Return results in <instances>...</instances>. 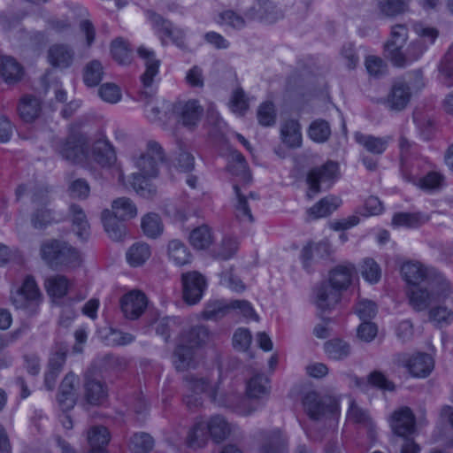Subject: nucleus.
I'll return each mask as SVG.
<instances>
[{
  "mask_svg": "<svg viewBox=\"0 0 453 453\" xmlns=\"http://www.w3.org/2000/svg\"><path fill=\"white\" fill-rule=\"evenodd\" d=\"M164 160V150L156 141H149L143 150L131 156L136 172L130 175L128 182L137 195L147 199L157 196V187L154 180L159 175V165Z\"/></svg>",
  "mask_w": 453,
  "mask_h": 453,
  "instance_id": "nucleus-1",
  "label": "nucleus"
},
{
  "mask_svg": "<svg viewBox=\"0 0 453 453\" xmlns=\"http://www.w3.org/2000/svg\"><path fill=\"white\" fill-rule=\"evenodd\" d=\"M56 150L65 160L74 164H85L93 159L101 166L107 167L116 161V154L107 141H96L89 151L88 140L82 134H70Z\"/></svg>",
  "mask_w": 453,
  "mask_h": 453,
  "instance_id": "nucleus-2",
  "label": "nucleus"
},
{
  "mask_svg": "<svg viewBox=\"0 0 453 453\" xmlns=\"http://www.w3.org/2000/svg\"><path fill=\"white\" fill-rule=\"evenodd\" d=\"M355 266L350 263L335 266L329 273L328 281L321 283L315 290L316 305L322 311L333 308L341 299V293L351 283Z\"/></svg>",
  "mask_w": 453,
  "mask_h": 453,
  "instance_id": "nucleus-3",
  "label": "nucleus"
},
{
  "mask_svg": "<svg viewBox=\"0 0 453 453\" xmlns=\"http://www.w3.org/2000/svg\"><path fill=\"white\" fill-rule=\"evenodd\" d=\"M411 305L416 311H424L436 301L449 299L453 304V288L442 275L436 276L426 287H414L408 292Z\"/></svg>",
  "mask_w": 453,
  "mask_h": 453,
  "instance_id": "nucleus-4",
  "label": "nucleus"
},
{
  "mask_svg": "<svg viewBox=\"0 0 453 453\" xmlns=\"http://www.w3.org/2000/svg\"><path fill=\"white\" fill-rule=\"evenodd\" d=\"M42 259L51 268H74L81 264L80 252L66 242L51 239L43 242L40 248Z\"/></svg>",
  "mask_w": 453,
  "mask_h": 453,
  "instance_id": "nucleus-5",
  "label": "nucleus"
},
{
  "mask_svg": "<svg viewBox=\"0 0 453 453\" xmlns=\"http://www.w3.org/2000/svg\"><path fill=\"white\" fill-rule=\"evenodd\" d=\"M186 392L183 402L189 410H196L203 404V395H207L212 402L219 404L225 403L218 399V388L210 384L207 379L196 375H186L184 377Z\"/></svg>",
  "mask_w": 453,
  "mask_h": 453,
  "instance_id": "nucleus-6",
  "label": "nucleus"
},
{
  "mask_svg": "<svg viewBox=\"0 0 453 453\" xmlns=\"http://www.w3.org/2000/svg\"><path fill=\"white\" fill-rule=\"evenodd\" d=\"M338 165L333 161H328L321 166L312 168L307 175L309 187L307 196L311 199L322 189L329 188L338 178Z\"/></svg>",
  "mask_w": 453,
  "mask_h": 453,
  "instance_id": "nucleus-7",
  "label": "nucleus"
},
{
  "mask_svg": "<svg viewBox=\"0 0 453 453\" xmlns=\"http://www.w3.org/2000/svg\"><path fill=\"white\" fill-rule=\"evenodd\" d=\"M394 362L406 367L413 377L425 378L434 368V360L428 354L418 353L412 357L407 354H397Z\"/></svg>",
  "mask_w": 453,
  "mask_h": 453,
  "instance_id": "nucleus-8",
  "label": "nucleus"
},
{
  "mask_svg": "<svg viewBox=\"0 0 453 453\" xmlns=\"http://www.w3.org/2000/svg\"><path fill=\"white\" fill-rule=\"evenodd\" d=\"M41 299L39 288L31 277L26 278L21 288L12 294V301L17 309L34 312Z\"/></svg>",
  "mask_w": 453,
  "mask_h": 453,
  "instance_id": "nucleus-9",
  "label": "nucleus"
},
{
  "mask_svg": "<svg viewBox=\"0 0 453 453\" xmlns=\"http://www.w3.org/2000/svg\"><path fill=\"white\" fill-rule=\"evenodd\" d=\"M411 97L412 90L409 82L402 78L397 79L392 83L384 104L390 111H401L407 107Z\"/></svg>",
  "mask_w": 453,
  "mask_h": 453,
  "instance_id": "nucleus-10",
  "label": "nucleus"
},
{
  "mask_svg": "<svg viewBox=\"0 0 453 453\" xmlns=\"http://www.w3.org/2000/svg\"><path fill=\"white\" fill-rule=\"evenodd\" d=\"M67 353L68 346L65 343H58L52 349L44 374V383L49 390L55 388L57 379L65 364Z\"/></svg>",
  "mask_w": 453,
  "mask_h": 453,
  "instance_id": "nucleus-11",
  "label": "nucleus"
},
{
  "mask_svg": "<svg viewBox=\"0 0 453 453\" xmlns=\"http://www.w3.org/2000/svg\"><path fill=\"white\" fill-rule=\"evenodd\" d=\"M248 21L271 24L283 17L281 10L270 0H257L245 13Z\"/></svg>",
  "mask_w": 453,
  "mask_h": 453,
  "instance_id": "nucleus-12",
  "label": "nucleus"
},
{
  "mask_svg": "<svg viewBox=\"0 0 453 453\" xmlns=\"http://www.w3.org/2000/svg\"><path fill=\"white\" fill-rule=\"evenodd\" d=\"M173 111L179 122L189 129L197 125L203 112V107L195 99L177 102Z\"/></svg>",
  "mask_w": 453,
  "mask_h": 453,
  "instance_id": "nucleus-13",
  "label": "nucleus"
},
{
  "mask_svg": "<svg viewBox=\"0 0 453 453\" xmlns=\"http://www.w3.org/2000/svg\"><path fill=\"white\" fill-rule=\"evenodd\" d=\"M183 286V298L189 304L198 303L206 288L205 278L198 272L193 271L183 273L181 276Z\"/></svg>",
  "mask_w": 453,
  "mask_h": 453,
  "instance_id": "nucleus-14",
  "label": "nucleus"
},
{
  "mask_svg": "<svg viewBox=\"0 0 453 453\" xmlns=\"http://www.w3.org/2000/svg\"><path fill=\"white\" fill-rule=\"evenodd\" d=\"M401 273L404 280L414 287L420 284L421 282L427 283L433 281L432 277L434 279L439 274H436L432 268L425 266L418 261H408L403 264L401 267Z\"/></svg>",
  "mask_w": 453,
  "mask_h": 453,
  "instance_id": "nucleus-15",
  "label": "nucleus"
},
{
  "mask_svg": "<svg viewBox=\"0 0 453 453\" xmlns=\"http://www.w3.org/2000/svg\"><path fill=\"white\" fill-rule=\"evenodd\" d=\"M408 39V28L405 25H395L391 28L390 38L385 44V52L393 65H403V62L399 57L401 49Z\"/></svg>",
  "mask_w": 453,
  "mask_h": 453,
  "instance_id": "nucleus-16",
  "label": "nucleus"
},
{
  "mask_svg": "<svg viewBox=\"0 0 453 453\" xmlns=\"http://www.w3.org/2000/svg\"><path fill=\"white\" fill-rule=\"evenodd\" d=\"M147 297L140 290H132L124 295L120 300V308L127 319H136L147 307Z\"/></svg>",
  "mask_w": 453,
  "mask_h": 453,
  "instance_id": "nucleus-17",
  "label": "nucleus"
},
{
  "mask_svg": "<svg viewBox=\"0 0 453 453\" xmlns=\"http://www.w3.org/2000/svg\"><path fill=\"white\" fill-rule=\"evenodd\" d=\"M80 386V379L73 372H68L59 387L58 403L63 410L72 409L77 400V390Z\"/></svg>",
  "mask_w": 453,
  "mask_h": 453,
  "instance_id": "nucleus-18",
  "label": "nucleus"
},
{
  "mask_svg": "<svg viewBox=\"0 0 453 453\" xmlns=\"http://www.w3.org/2000/svg\"><path fill=\"white\" fill-rule=\"evenodd\" d=\"M75 58L74 50L68 44L54 43L47 51L49 64L54 68H69Z\"/></svg>",
  "mask_w": 453,
  "mask_h": 453,
  "instance_id": "nucleus-19",
  "label": "nucleus"
},
{
  "mask_svg": "<svg viewBox=\"0 0 453 453\" xmlns=\"http://www.w3.org/2000/svg\"><path fill=\"white\" fill-rule=\"evenodd\" d=\"M137 54L142 60L145 71L141 76V81L145 88L151 87L155 78L157 76L160 66V60L156 57L154 50L141 46L137 50Z\"/></svg>",
  "mask_w": 453,
  "mask_h": 453,
  "instance_id": "nucleus-20",
  "label": "nucleus"
},
{
  "mask_svg": "<svg viewBox=\"0 0 453 453\" xmlns=\"http://www.w3.org/2000/svg\"><path fill=\"white\" fill-rule=\"evenodd\" d=\"M393 432L403 437L411 434L415 428V418L408 407H402L393 412L389 419Z\"/></svg>",
  "mask_w": 453,
  "mask_h": 453,
  "instance_id": "nucleus-21",
  "label": "nucleus"
},
{
  "mask_svg": "<svg viewBox=\"0 0 453 453\" xmlns=\"http://www.w3.org/2000/svg\"><path fill=\"white\" fill-rule=\"evenodd\" d=\"M210 341V332L205 326L196 325L183 329L177 342L197 350Z\"/></svg>",
  "mask_w": 453,
  "mask_h": 453,
  "instance_id": "nucleus-22",
  "label": "nucleus"
},
{
  "mask_svg": "<svg viewBox=\"0 0 453 453\" xmlns=\"http://www.w3.org/2000/svg\"><path fill=\"white\" fill-rule=\"evenodd\" d=\"M347 421L358 426L372 436L375 431V423L369 411L360 406L354 399L349 400V408L346 415Z\"/></svg>",
  "mask_w": 453,
  "mask_h": 453,
  "instance_id": "nucleus-23",
  "label": "nucleus"
},
{
  "mask_svg": "<svg viewBox=\"0 0 453 453\" xmlns=\"http://www.w3.org/2000/svg\"><path fill=\"white\" fill-rule=\"evenodd\" d=\"M198 363L197 350L177 342L173 354V364L177 371L195 369Z\"/></svg>",
  "mask_w": 453,
  "mask_h": 453,
  "instance_id": "nucleus-24",
  "label": "nucleus"
},
{
  "mask_svg": "<svg viewBox=\"0 0 453 453\" xmlns=\"http://www.w3.org/2000/svg\"><path fill=\"white\" fill-rule=\"evenodd\" d=\"M356 142L366 151L373 155L383 154L393 141L392 136L377 137L372 134H365L357 132L354 135Z\"/></svg>",
  "mask_w": 453,
  "mask_h": 453,
  "instance_id": "nucleus-25",
  "label": "nucleus"
},
{
  "mask_svg": "<svg viewBox=\"0 0 453 453\" xmlns=\"http://www.w3.org/2000/svg\"><path fill=\"white\" fill-rule=\"evenodd\" d=\"M141 99L145 102L144 112L150 122L160 121L170 108V104L159 99L153 98L148 92H142Z\"/></svg>",
  "mask_w": 453,
  "mask_h": 453,
  "instance_id": "nucleus-26",
  "label": "nucleus"
},
{
  "mask_svg": "<svg viewBox=\"0 0 453 453\" xmlns=\"http://www.w3.org/2000/svg\"><path fill=\"white\" fill-rule=\"evenodd\" d=\"M263 443L258 453H285L287 439L279 429L262 434Z\"/></svg>",
  "mask_w": 453,
  "mask_h": 453,
  "instance_id": "nucleus-27",
  "label": "nucleus"
},
{
  "mask_svg": "<svg viewBox=\"0 0 453 453\" xmlns=\"http://www.w3.org/2000/svg\"><path fill=\"white\" fill-rule=\"evenodd\" d=\"M17 110L19 118L30 123L39 117L42 110L41 102L34 96L25 95L19 99Z\"/></svg>",
  "mask_w": 453,
  "mask_h": 453,
  "instance_id": "nucleus-28",
  "label": "nucleus"
},
{
  "mask_svg": "<svg viewBox=\"0 0 453 453\" xmlns=\"http://www.w3.org/2000/svg\"><path fill=\"white\" fill-rule=\"evenodd\" d=\"M0 74L6 83L13 84L21 80L23 68L12 57L1 56Z\"/></svg>",
  "mask_w": 453,
  "mask_h": 453,
  "instance_id": "nucleus-29",
  "label": "nucleus"
},
{
  "mask_svg": "<svg viewBox=\"0 0 453 453\" xmlns=\"http://www.w3.org/2000/svg\"><path fill=\"white\" fill-rule=\"evenodd\" d=\"M282 142L290 148H297L302 144L301 127L297 120H285L280 127Z\"/></svg>",
  "mask_w": 453,
  "mask_h": 453,
  "instance_id": "nucleus-30",
  "label": "nucleus"
},
{
  "mask_svg": "<svg viewBox=\"0 0 453 453\" xmlns=\"http://www.w3.org/2000/svg\"><path fill=\"white\" fill-rule=\"evenodd\" d=\"M101 219L104 230L111 239L119 241L124 236L126 227L122 223L123 220L112 215L110 209L102 211Z\"/></svg>",
  "mask_w": 453,
  "mask_h": 453,
  "instance_id": "nucleus-31",
  "label": "nucleus"
},
{
  "mask_svg": "<svg viewBox=\"0 0 453 453\" xmlns=\"http://www.w3.org/2000/svg\"><path fill=\"white\" fill-rule=\"evenodd\" d=\"M110 211L112 215L122 220L134 219L137 215L135 203L129 197L126 196L114 199Z\"/></svg>",
  "mask_w": 453,
  "mask_h": 453,
  "instance_id": "nucleus-32",
  "label": "nucleus"
},
{
  "mask_svg": "<svg viewBox=\"0 0 453 453\" xmlns=\"http://www.w3.org/2000/svg\"><path fill=\"white\" fill-rule=\"evenodd\" d=\"M341 202L336 196H326L308 210V215L312 219L326 217L340 206Z\"/></svg>",
  "mask_w": 453,
  "mask_h": 453,
  "instance_id": "nucleus-33",
  "label": "nucleus"
},
{
  "mask_svg": "<svg viewBox=\"0 0 453 453\" xmlns=\"http://www.w3.org/2000/svg\"><path fill=\"white\" fill-rule=\"evenodd\" d=\"M70 215L73 222V229L79 238L85 240L89 235V224L87 216L80 205H70Z\"/></svg>",
  "mask_w": 453,
  "mask_h": 453,
  "instance_id": "nucleus-34",
  "label": "nucleus"
},
{
  "mask_svg": "<svg viewBox=\"0 0 453 453\" xmlns=\"http://www.w3.org/2000/svg\"><path fill=\"white\" fill-rule=\"evenodd\" d=\"M167 255L176 265L182 266L191 261V253L188 247L180 240H172L167 246Z\"/></svg>",
  "mask_w": 453,
  "mask_h": 453,
  "instance_id": "nucleus-35",
  "label": "nucleus"
},
{
  "mask_svg": "<svg viewBox=\"0 0 453 453\" xmlns=\"http://www.w3.org/2000/svg\"><path fill=\"white\" fill-rule=\"evenodd\" d=\"M232 312L231 301L211 300L203 311V317L210 320H218Z\"/></svg>",
  "mask_w": 453,
  "mask_h": 453,
  "instance_id": "nucleus-36",
  "label": "nucleus"
},
{
  "mask_svg": "<svg viewBox=\"0 0 453 453\" xmlns=\"http://www.w3.org/2000/svg\"><path fill=\"white\" fill-rule=\"evenodd\" d=\"M269 389V380L263 373L254 374L246 385V393L250 398H261L268 395Z\"/></svg>",
  "mask_w": 453,
  "mask_h": 453,
  "instance_id": "nucleus-37",
  "label": "nucleus"
},
{
  "mask_svg": "<svg viewBox=\"0 0 453 453\" xmlns=\"http://www.w3.org/2000/svg\"><path fill=\"white\" fill-rule=\"evenodd\" d=\"M189 242L196 250H205L213 242L211 227L202 225L193 229L189 234Z\"/></svg>",
  "mask_w": 453,
  "mask_h": 453,
  "instance_id": "nucleus-38",
  "label": "nucleus"
},
{
  "mask_svg": "<svg viewBox=\"0 0 453 453\" xmlns=\"http://www.w3.org/2000/svg\"><path fill=\"white\" fill-rule=\"evenodd\" d=\"M150 248L145 242H135L127 251V263L134 267L143 265L150 257Z\"/></svg>",
  "mask_w": 453,
  "mask_h": 453,
  "instance_id": "nucleus-39",
  "label": "nucleus"
},
{
  "mask_svg": "<svg viewBox=\"0 0 453 453\" xmlns=\"http://www.w3.org/2000/svg\"><path fill=\"white\" fill-rule=\"evenodd\" d=\"M429 220V217L421 212H400L394 215L392 225L409 228L418 227Z\"/></svg>",
  "mask_w": 453,
  "mask_h": 453,
  "instance_id": "nucleus-40",
  "label": "nucleus"
},
{
  "mask_svg": "<svg viewBox=\"0 0 453 453\" xmlns=\"http://www.w3.org/2000/svg\"><path fill=\"white\" fill-rule=\"evenodd\" d=\"M206 426L210 435L217 442L225 440L231 432L229 423L219 415L211 417Z\"/></svg>",
  "mask_w": 453,
  "mask_h": 453,
  "instance_id": "nucleus-41",
  "label": "nucleus"
},
{
  "mask_svg": "<svg viewBox=\"0 0 453 453\" xmlns=\"http://www.w3.org/2000/svg\"><path fill=\"white\" fill-rule=\"evenodd\" d=\"M70 287V280L64 275H54L45 281L48 294L55 298H61L65 296Z\"/></svg>",
  "mask_w": 453,
  "mask_h": 453,
  "instance_id": "nucleus-42",
  "label": "nucleus"
},
{
  "mask_svg": "<svg viewBox=\"0 0 453 453\" xmlns=\"http://www.w3.org/2000/svg\"><path fill=\"white\" fill-rule=\"evenodd\" d=\"M327 357L334 360H341L349 356L351 348L349 344L341 339H333L324 344Z\"/></svg>",
  "mask_w": 453,
  "mask_h": 453,
  "instance_id": "nucleus-43",
  "label": "nucleus"
},
{
  "mask_svg": "<svg viewBox=\"0 0 453 453\" xmlns=\"http://www.w3.org/2000/svg\"><path fill=\"white\" fill-rule=\"evenodd\" d=\"M208 434L206 421H197L188 434L187 443L188 447L193 449L203 447L207 442Z\"/></svg>",
  "mask_w": 453,
  "mask_h": 453,
  "instance_id": "nucleus-44",
  "label": "nucleus"
},
{
  "mask_svg": "<svg viewBox=\"0 0 453 453\" xmlns=\"http://www.w3.org/2000/svg\"><path fill=\"white\" fill-rule=\"evenodd\" d=\"M427 48L428 45L422 42L421 39L413 41L408 46L405 53H403L402 51L399 52V57L402 58L403 64L395 65L398 67H404L411 65L414 61L419 59Z\"/></svg>",
  "mask_w": 453,
  "mask_h": 453,
  "instance_id": "nucleus-45",
  "label": "nucleus"
},
{
  "mask_svg": "<svg viewBox=\"0 0 453 453\" xmlns=\"http://www.w3.org/2000/svg\"><path fill=\"white\" fill-rule=\"evenodd\" d=\"M85 396L91 404H100L107 397V390L104 384L96 380H88L85 383Z\"/></svg>",
  "mask_w": 453,
  "mask_h": 453,
  "instance_id": "nucleus-46",
  "label": "nucleus"
},
{
  "mask_svg": "<svg viewBox=\"0 0 453 453\" xmlns=\"http://www.w3.org/2000/svg\"><path fill=\"white\" fill-rule=\"evenodd\" d=\"M141 227L143 234L149 238H156L163 232V223L160 217L153 212H150L142 217Z\"/></svg>",
  "mask_w": 453,
  "mask_h": 453,
  "instance_id": "nucleus-47",
  "label": "nucleus"
},
{
  "mask_svg": "<svg viewBox=\"0 0 453 453\" xmlns=\"http://www.w3.org/2000/svg\"><path fill=\"white\" fill-rule=\"evenodd\" d=\"M103 65L98 60H92L84 67L83 81L88 87L98 85L103 79Z\"/></svg>",
  "mask_w": 453,
  "mask_h": 453,
  "instance_id": "nucleus-48",
  "label": "nucleus"
},
{
  "mask_svg": "<svg viewBox=\"0 0 453 453\" xmlns=\"http://www.w3.org/2000/svg\"><path fill=\"white\" fill-rule=\"evenodd\" d=\"M110 441V434L104 426H94L88 432L91 449H104Z\"/></svg>",
  "mask_w": 453,
  "mask_h": 453,
  "instance_id": "nucleus-49",
  "label": "nucleus"
},
{
  "mask_svg": "<svg viewBox=\"0 0 453 453\" xmlns=\"http://www.w3.org/2000/svg\"><path fill=\"white\" fill-rule=\"evenodd\" d=\"M331 134L329 124L323 119L314 120L309 127L308 135L316 142H324L327 141Z\"/></svg>",
  "mask_w": 453,
  "mask_h": 453,
  "instance_id": "nucleus-50",
  "label": "nucleus"
},
{
  "mask_svg": "<svg viewBox=\"0 0 453 453\" xmlns=\"http://www.w3.org/2000/svg\"><path fill=\"white\" fill-rule=\"evenodd\" d=\"M111 52L112 58L120 65H128L131 62V50L127 42L121 38H118L111 42Z\"/></svg>",
  "mask_w": 453,
  "mask_h": 453,
  "instance_id": "nucleus-51",
  "label": "nucleus"
},
{
  "mask_svg": "<svg viewBox=\"0 0 453 453\" xmlns=\"http://www.w3.org/2000/svg\"><path fill=\"white\" fill-rule=\"evenodd\" d=\"M152 437L146 433L134 434L129 441V449L133 453H147L153 447Z\"/></svg>",
  "mask_w": 453,
  "mask_h": 453,
  "instance_id": "nucleus-52",
  "label": "nucleus"
},
{
  "mask_svg": "<svg viewBox=\"0 0 453 453\" xmlns=\"http://www.w3.org/2000/svg\"><path fill=\"white\" fill-rule=\"evenodd\" d=\"M228 170L233 175L240 177L244 182H249L250 180L247 163L243 156L240 153L236 152L233 154L232 160L228 165Z\"/></svg>",
  "mask_w": 453,
  "mask_h": 453,
  "instance_id": "nucleus-53",
  "label": "nucleus"
},
{
  "mask_svg": "<svg viewBox=\"0 0 453 453\" xmlns=\"http://www.w3.org/2000/svg\"><path fill=\"white\" fill-rule=\"evenodd\" d=\"M303 403L311 418L318 419L322 415L324 406L318 393L314 391L308 392L303 397Z\"/></svg>",
  "mask_w": 453,
  "mask_h": 453,
  "instance_id": "nucleus-54",
  "label": "nucleus"
},
{
  "mask_svg": "<svg viewBox=\"0 0 453 453\" xmlns=\"http://www.w3.org/2000/svg\"><path fill=\"white\" fill-rule=\"evenodd\" d=\"M234 190L237 198L235 204L236 217L243 222H253V216L248 204V198L241 194L237 184L234 185Z\"/></svg>",
  "mask_w": 453,
  "mask_h": 453,
  "instance_id": "nucleus-55",
  "label": "nucleus"
},
{
  "mask_svg": "<svg viewBox=\"0 0 453 453\" xmlns=\"http://www.w3.org/2000/svg\"><path fill=\"white\" fill-rule=\"evenodd\" d=\"M362 276L370 283H377L381 277V269L379 264L372 258L366 257L360 267Z\"/></svg>",
  "mask_w": 453,
  "mask_h": 453,
  "instance_id": "nucleus-56",
  "label": "nucleus"
},
{
  "mask_svg": "<svg viewBox=\"0 0 453 453\" xmlns=\"http://www.w3.org/2000/svg\"><path fill=\"white\" fill-rule=\"evenodd\" d=\"M439 72L443 79V83L447 87L453 86V54L452 48L444 55L440 65Z\"/></svg>",
  "mask_w": 453,
  "mask_h": 453,
  "instance_id": "nucleus-57",
  "label": "nucleus"
},
{
  "mask_svg": "<svg viewBox=\"0 0 453 453\" xmlns=\"http://www.w3.org/2000/svg\"><path fill=\"white\" fill-rule=\"evenodd\" d=\"M257 119L260 125L270 127L275 124L276 111L273 103L265 102L258 107Z\"/></svg>",
  "mask_w": 453,
  "mask_h": 453,
  "instance_id": "nucleus-58",
  "label": "nucleus"
},
{
  "mask_svg": "<svg viewBox=\"0 0 453 453\" xmlns=\"http://www.w3.org/2000/svg\"><path fill=\"white\" fill-rule=\"evenodd\" d=\"M100 98L109 104H117L121 100L120 88L114 83H104L98 89Z\"/></svg>",
  "mask_w": 453,
  "mask_h": 453,
  "instance_id": "nucleus-59",
  "label": "nucleus"
},
{
  "mask_svg": "<svg viewBox=\"0 0 453 453\" xmlns=\"http://www.w3.org/2000/svg\"><path fill=\"white\" fill-rule=\"evenodd\" d=\"M248 101L245 96L244 91L242 88H236L229 101L230 110L239 116H242L248 110Z\"/></svg>",
  "mask_w": 453,
  "mask_h": 453,
  "instance_id": "nucleus-60",
  "label": "nucleus"
},
{
  "mask_svg": "<svg viewBox=\"0 0 453 453\" xmlns=\"http://www.w3.org/2000/svg\"><path fill=\"white\" fill-rule=\"evenodd\" d=\"M379 8L384 15L393 17L404 12L405 3L403 0H380Z\"/></svg>",
  "mask_w": 453,
  "mask_h": 453,
  "instance_id": "nucleus-61",
  "label": "nucleus"
},
{
  "mask_svg": "<svg viewBox=\"0 0 453 453\" xmlns=\"http://www.w3.org/2000/svg\"><path fill=\"white\" fill-rule=\"evenodd\" d=\"M444 181V177L437 172H430L418 180V185L422 189L432 191L439 189Z\"/></svg>",
  "mask_w": 453,
  "mask_h": 453,
  "instance_id": "nucleus-62",
  "label": "nucleus"
},
{
  "mask_svg": "<svg viewBox=\"0 0 453 453\" xmlns=\"http://www.w3.org/2000/svg\"><path fill=\"white\" fill-rule=\"evenodd\" d=\"M356 313L363 321H369L377 313V305L370 300H360L356 305Z\"/></svg>",
  "mask_w": 453,
  "mask_h": 453,
  "instance_id": "nucleus-63",
  "label": "nucleus"
},
{
  "mask_svg": "<svg viewBox=\"0 0 453 453\" xmlns=\"http://www.w3.org/2000/svg\"><path fill=\"white\" fill-rule=\"evenodd\" d=\"M232 312L240 314L242 317L250 319L257 320V315L256 314L250 303L245 300H232L231 301Z\"/></svg>",
  "mask_w": 453,
  "mask_h": 453,
  "instance_id": "nucleus-64",
  "label": "nucleus"
}]
</instances>
